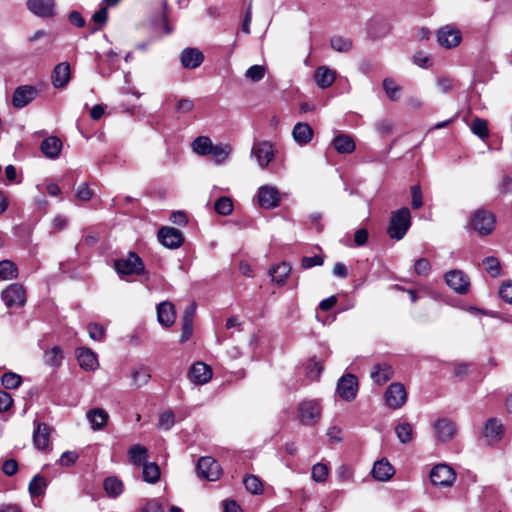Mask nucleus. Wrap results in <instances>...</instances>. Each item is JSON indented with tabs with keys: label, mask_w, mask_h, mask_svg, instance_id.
I'll return each mask as SVG.
<instances>
[{
	"label": "nucleus",
	"mask_w": 512,
	"mask_h": 512,
	"mask_svg": "<svg viewBox=\"0 0 512 512\" xmlns=\"http://www.w3.org/2000/svg\"><path fill=\"white\" fill-rule=\"evenodd\" d=\"M411 226V213L407 207L392 212L387 233L390 238L401 240Z\"/></svg>",
	"instance_id": "1"
},
{
	"label": "nucleus",
	"mask_w": 512,
	"mask_h": 512,
	"mask_svg": "<svg viewBox=\"0 0 512 512\" xmlns=\"http://www.w3.org/2000/svg\"><path fill=\"white\" fill-rule=\"evenodd\" d=\"M114 268L121 277L145 273L144 262L135 252H129L126 257L116 260Z\"/></svg>",
	"instance_id": "2"
},
{
	"label": "nucleus",
	"mask_w": 512,
	"mask_h": 512,
	"mask_svg": "<svg viewBox=\"0 0 512 512\" xmlns=\"http://www.w3.org/2000/svg\"><path fill=\"white\" fill-rule=\"evenodd\" d=\"M322 408L317 400H303L297 407V418L302 425L314 426L321 418Z\"/></svg>",
	"instance_id": "3"
},
{
	"label": "nucleus",
	"mask_w": 512,
	"mask_h": 512,
	"mask_svg": "<svg viewBox=\"0 0 512 512\" xmlns=\"http://www.w3.org/2000/svg\"><path fill=\"white\" fill-rule=\"evenodd\" d=\"M1 299L7 308H21L26 304V290L20 283H13L1 292Z\"/></svg>",
	"instance_id": "4"
},
{
	"label": "nucleus",
	"mask_w": 512,
	"mask_h": 512,
	"mask_svg": "<svg viewBox=\"0 0 512 512\" xmlns=\"http://www.w3.org/2000/svg\"><path fill=\"white\" fill-rule=\"evenodd\" d=\"M196 472L200 478L216 481L222 474V468L214 458L205 456L198 460Z\"/></svg>",
	"instance_id": "5"
},
{
	"label": "nucleus",
	"mask_w": 512,
	"mask_h": 512,
	"mask_svg": "<svg viewBox=\"0 0 512 512\" xmlns=\"http://www.w3.org/2000/svg\"><path fill=\"white\" fill-rule=\"evenodd\" d=\"M455 479L456 473L446 464H438L430 471V480L435 486L450 487Z\"/></svg>",
	"instance_id": "6"
},
{
	"label": "nucleus",
	"mask_w": 512,
	"mask_h": 512,
	"mask_svg": "<svg viewBox=\"0 0 512 512\" xmlns=\"http://www.w3.org/2000/svg\"><path fill=\"white\" fill-rule=\"evenodd\" d=\"M251 156L254 157L260 168H266L275 157L273 144L269 141H259L253 144Z\"/></svg>",
	"instance_id": "7"
},
{
	"label": "nucleus",
	"mask_w": 512,
	"mask_h": 512,
	"mask_svg": "<svg viewBox=\"0 0 512 512\" xmlns=\"http://www.w3.org/2000/svg\"><path fill=\"white\" fill-rule=\"evenodd\" d=\"M471 226L480 235H488L494 230L495 216L491 212L478 210L471 218Z\"/></svg>",
	"instance_id": "8"
},
{
	"label": "nucleus",
	"mask_w": 512,
	"mask_h": 512,
	"mask_svg": "<svg viewBox=\"0 0 512 512\" xmlns=\"http://www.w3.org/2000/svg\"><path fill=\"white\" fill-rule=\"evenodd\" d=\"M336 392L345 401L354 400L358 392L357 378L352 374L343 375L337 382Z\"/></svg>",
	"instance_id": "9"
},
{
	"label": "nucleus",
	"mask_w": 512,
	"mask_h": 512,
	"mask_svg": "<svg viewBox=\"0 0 512 512\" xmlns=\"http://www.w3.org/2000/svg\"><path fill=\"white\" fill-rule=\"evenodd\" d=\"M257 203L263 209H273L280 204V193L271 185L259 187L257 192Z\"/></svg>",
	"instance_id": "10"
},
{
	"label": "nucleus",
	"mask_w": 512,
	"mask_h": 512,
	"mask_svg": "<svg viewBox=\"0 0 512 512\" xmlns=\"http://www.w3.org/2000/svg\"><path fill=\"white\" fill-rule=\"evenodd\" d=\"M51 432L52 428L46 423L34 421L32 440L37 450L41 452L48 450Z\"/></svg>",
	"instance_id": "11"
},
{
	"label": "nucleus",
	"mask_w": 512,
	"mask_h": 512,
	"mask_svg": "<svg viewBox=\"0 0 512 512\" xmlns=\"http://www.w3.org/2000/svg\"><path fill=\"white\" fill-rule=\"evenodd\" d=\"M384 397L389 408L398 409L406 403L407 393L402 384L392 383L387 388Z\"/></svg>",
	"instance_id": "12"
},
{
	"label": "nucleus",
	"mask_w": 512,
	"mask_h": 512,
	"mask_svg": "<svg viewBox=\"0 0 512 512\" xmlns=\"http://www.w3.org/2000/svg\"><path fill=\"white\" fill-rule=\"evenodd\" d=\"M462 35L459 29L446 25L437 31V42L441 47L450 49L460 44Z\"/></svg>",
	"instance_id": "13"
},
{
	"label": "nucleus",
	"mask_w": 512,
	"mask_h": 512,
	"mask_svg": "<svg viewBox=\"0 0 512 512\" xmlns=\"http://www.w3.org/2000/svg\"><path fill=\"white\" fill-rule=\"evenodd\" d=\"M158 240L163 246L175 249L182 245L184 237L176 228L162 227L158 232Z\"/></svg>",
	"instance_id": "14"
},
{
	"label": "nucleus",
	"mask_w": 512,
	"mask_h": 512,
	"mask_svg": "<svg viewBox=\"0 0 512 512\" xmlns=\"http://www.w3.org/2000/svg\"><path fill=\"white\" fill-rule=\"evenodd\" d=\"M38 90L31 85H22L15 89L12 104L16 108H23L31 103L37 96Z\"/></svg>",
	"instance_id": "15"
},
{
	"label": "nucleus",
	"mask_w": 512,
	"mask_h": 512,
	"mask_svg": "<svg viewBox=\"0 0 512 512\" xmlns=\"http://www.w3.org/2000/svg\"><path fill=\"white\" fill-rule=\"evenodd\" d=\"M28 10L40 18H52L55 15L54 0H28Z\"/></svg>",
	"instance_id": "16"
},
{
	"label": "nucleus",
	"mask_w": 512,
	"mask_h": 512,
	"mask_svg": "<svg viewBox=\"0 0 512 512\" xmlns=\"http://www.w3.org/2000/svg\"><path fill=\"white\" fill-rule=\"evenodd\" d=\"M447 285L459 294H465L469 290L468 277L460 270H451L445 274Z\"/></svg>",
	"instance_id": "17"
},
{
	"label": "nucleus",
	"mask_w": 512,
	"mask_h": 512,
	"mask_svg": "<svg viewBox=\"0 0 512 512\" xmlns=\"http://www.w3.org/2000/svg\"><path fill=\"white\" fill-rule=\"evenodd\" d=\"M212 374L210 366L203 362H196L191 366L188 378L196 385H204L211 380Z\"/></svg>",
	"instance_id": "18"
},
{
	"label": "nucleus",
	"mask_w": 512,
	"mask_h": 512,
	"mask_svg": "<svg viewBox=\"0 0 512 512\" xmlns=\"http://www.w3.org/2000/svg\"><path fill=\"white\" fill-rule=\"evenodd\" d=\"M434 430L439 441H450L456 434V425L447 418H440L434 423Z\"/></svg>",
	"instance_id": "19"
},
{
	"label": "nucleus",
	"mask_w": 512,
	"mask_h": 512,
	"mask_svg": "<svg viewBox=\"0 0 512 512\" xmlns=\"http://www.w3.org/2000/svg\"><path fill=\"white\" fill-rule=\"evenodd\" d=\"M76 356L80 367L87 371L95 370L99 365L96 354L89 348H78Z\"/></svg>",
	"instance_id": "20"
},
{
	"label": "nucleus",
	"mask_w": 512,
	"mask_h": 512,
	"mask_svg": "<svg viewBox=\"0 0 512 512\" xmlns=\"http://www.w3.org/2000/svg\"><path fill=\"white\" fill-rule=\"evenodd\" d=\"M313 134L312 127L305 122H298L292 130V137L300 146L308 144L312 140Z\"/></svg>",
	"instance_id": "21"
},
{
	"label": "nucleus",
	"mask_w": 512,
	"mask_h": 512,
	"mask_svg": "<svg viewBox=\"0 0 512 512\" xmlns=\"http://www.w3.org/2000/svg\"><path fill=\"white\" fill-rule=\"evenodd\" d=\"M158 322L165 327H169L175 322L174 305L171 302L164 301L157 306Z\"/></svg>",
	"instance_id": "22"
},
{
	"label": "nucleus",
	"mask_w": 512,
	"mask_h": 512,
	"mask_svg": "<svg viewBox=\"0 0 512 512\" xmlns=\"http://www.w3.org/2000/svg\"><path fill=\"white\" fill-rule=\"evenodd\" d=\"M371 473L377 481H387L394 475L395 470L386 459H381L374 463Z\"/></svg>",
	"instance_id": "23"
},
{
	"label": "nucleus",
	"mask_w": 512,
	"mask_h": 512,
	"mask_svg": "<svg viewBox=\"0 0 512 512\" xmlns=\"http://www.w3.org/2000/svg\"><path fill=\"white\" fill-rule=\"evenodd\" d=\"M313 77L318 87L327 88L334 82L336 72L328 66H318Z\"/></svg>",
	"instance_id": "24"
},
{
	"label": "nucleus",
	"mask_w": 512,
	"mask_h": 512,
	"mask_svg": "<svg viewBox=\"0 0 512 512\" xmlns=\"http://www.w3.org/2000/svg\"><path fill=\"white\" fill-rule=\"evenodd\" d=\"M62 150V142L55 136L45 138L41 143L42 153L50 159L58 158Z\"/></svg>",
	"instance_id": "25"
},
{
	"label": "nucleus",
	"mask_w": 512,
	"mask_h": 512,
	"mask_svg": "<svg viewBox=\"0 0 512 512\" xmlns=\"http://www.w3.org/2000/svg\"><path fill=\"white\" fill-rule=\"evenodd\" d=\"M86 417L93 430L103 429L107 425L109 419L108 413L102 408H93L89 410Z\"/></svg>",
	"instance_id": "26"
},
{
	"label": "nucleus",
	"mask_w": 512,
	"mask_h": 512,
	"mask_svg": "<svg viewBox=\"0 0 512 512\" xmlns=\"http://www.w3.org/2000/svg\"><path fill=\"white\" fill-rule=\"evenodd\" d=\"M393 376V369L387 363H378L374 365L371 371V378L378 385H383Z\"/></svg>",
	"instance_id": "27"
},
{
	"label": "nucleus",
	"mask_w": 512,
	"mask_h": 512,
	"mask_svg": "<svg viewBox=\"0 0 512 512\" xmlns=\"http://www.w3.org/2000/svg\"><path fill=\"white\" fill-rule=\"evenodd\" d=\"M232 146L227 143H220L212 146L209 155H211V159L213 163L216 165L223 164L231 155Z\"/></svg>",
	"instance_id": "28"
},
{
	"label": "nucleus",
	"mask_w": 512,
	"mask_h": 512,
	"mask_svg": "<svg viewBox=\"0 0 512 512\" xmlns=\"http://www.w3.org/2000/svg\"><path fill=\"white\" fill-rule=\"evenodd\" d=\"M129 461L135 466H144L147 464L149 457L148 450L145 446L140 444L132 445L128 450Z\"/></svg>",
	"instance_id": "29"
},
{
	"label": "nucleus",
	"mask_w": 512,
	"mask_h": 512,
	"mask_svg": "<svg viewBox=\"0 0 512 512\" xmlns=\"http://www.w3.org/2000/svg\"><path fill=\"white\" fill-rule=\"evenodd\" d=\"M179 60L180 64H202L205 56L200 49L187 47L180 53Z\"/></svg>",
	"instance_id": "30"
},
{
	"label": "nucleus",
	"mask_w": 512,
	"mask_h": 512,
	"mask_svg": "<svg viewBox=\"0 0 512 512\" xmlns=\"http://www.w3.org/2000/svg\"><path fill=\"white\" fill-rule=\"evenodd\" d=\"M333 147L340 154H350L355 150V143L351 136L341 134L333 139Z\"/></svg>",
	"instance_id": "31"
},
{
	"label": "nucleus",
	"mask_w": 512,
	"mask_h": 512,
	"mask_svg": "<svg viewBox=\"0 0 512 512\" xmlns=\"http://www.w3.org/2000/svg\"><path fill=\"white\" fill-rule=\"evenodd\" d=\"M71 77L70 66H54L52 84L55 88L67 85Z\"/></svg>",
	"instance_id": "32"
},
{
	"label": "nucleus",
	"mask_w": 512,
	"mask_h": 512,
	"mask_svg": "<svg viewBox=\"0 0 512 512\" xmlns=\"http://www.w3.org/2000/svg\"><path fill=\"white\" fill-rule=\"evenodd\" d=\"M151 378V374L148 368L139 366L134 368L131 372V385L138 389L145 386Z\"/></svg>",
	"instance_id": "33"
},
{
	"label": "nucleus",
	"mask_w": 512,
	"mask_h": 512,
	"mask_svg": "<svg viewBox=\"0 0 512 512\" xmlns=\"http://www.w3.org/2000/svg\"><path fill=\"white\" fill-rule=\"evenodd\" d=\"M103 488L109 497L116 498L123 492L124 485L119 478L111 476L104 480Z\"/></svg>",
	"instance_id": "34"
},
{
	"label": "nucleus",
	"mask_w": 512,
	"mask_h": 512,
	"mask_svg": "<svg viewBox=\"0 0 512 512\" xmlns=\"http://www.w3.org/2000/svg\"><path fill=\"white\" fill-rule=\"evenodd\" d=\"M290 272L291 266L286 262H282L269 270L272 280L280 285L285 283Z\"/></svg>",
	"instance_id": "35"
},
{
	"label": "nucleus",
	"mask_w": 512,
	"mask_h": 512,
	"mask_svg": "<svg viewBox=\"0 0 512 512\" xmlns=\"http://www.w3.org/2000/svg\"><path fill=\"white\" fill-rule=\"evenodd\" d=\"M213 146V142L207 136H198L192 142L193 151L201 156L209 155L211 148Z\"/></svg>",
	"instance_id": "36"
},
{
	"label": "nucleus",
	"mask_w": 512,
	"mask_h": 512,
	"mask_svg": "<svg viewBox=\"0 0 512 512\" xmlns=\"http://www.w3.org/2000/svg\"><path fill=\"white\" fill-rule=\"evenodd\" d=\"M18 277L17 265L11 260L0 261V278L2 280H13Z\"/></svg>",
	"instance_id": "37"
},
{
	"label": "nucleus",
	"mask_w": 512,
	"mask_h": 512,
	"mask_svg": "<svg viewBox=\"0 0 512 512\" xmlns=\"http://www.w3.org/2000/svg\"><path fill=\"white\" fill-rule=\"evenodd\" d=\"M503 432L502 424L496 418H490L485 425L484 435L490 440H497Z\"/></svg>",
	"instance_id": "38"
},
{
	"label": "nucleus",
	"mask_w": 512,
	"mask_h": 512,
	"mask_svg": "<svg viewBox=\"0 0 512 512\" xmlns=\"http://www.w3.org/2000/svg\"><path fill=\"white\" fill-rule=\"evenodd\" d=\"M143 480L154 484L160 479V468L155 462L144 464L142 472Z\"/></svg>",
	"instance_id": "39"
},
{
	"label": "nucleus",
	"mask_w": 512,
	"mask_h": 512,
	"mask_svg": "<svg viewBox=\"0 0 512 512\" xmlns=\"http://www.w3.org/2000/svg\"><path fill=\"white\" fill-rule=\"evenodd\" d=\"M395 433L398 440L403 444L409 443L413 439V428L408 422H402L396 425Z\"/></svg>",
	"instance_id": "40"
},
{
	"label": "nucleus",
	"mask_w": 512,
	"mask_h": 512,
	"mask_svg": "<svg viewBox=\"0 0 512 512\" xmlns=\"http://www.w3.org/2000/svg\"><path fill=\"white\" fill-rule=\"evenodd\" d=\"M46 487V479L41 475H36L31 479L28 490L32 497H38L44 494Z\"/></svg>",
	"instance_id": "41"
},
{
	"label": "nucleus",
	"mask_w": 512,
	"mask_h": 512,
	"mask_svg": "<svg viewBox=\"0 0 512 512\" xmlns=\"http://www.w3.org/2000/svg\"><path fill=\"white\" fill-rule=\"evenodd\" d=\"M215 211L223 216H228L233 211V203L229 197L222 196L214 204Z\"/></svg>",
	"instance_id": "42"
},
{
	"label": "nucleus",
	"mask_w": 512,
	"mask_h": 512,
	"mask_svg": "<svg viewBox=\"0 0 512 512\" xmlns=\"http://www.w3.org/2000/svg\"><path fill=\"white\" fill-rule=\"evenodd\" d=\"M383 89L392 101H397L400 98L401 87L393 79H384Z\"/></svg>",
	"instance_id": "43"
},
{
	"label": "nucleus",
	"mask_w": 512,
	"mask_h": 512,
	"mask_svg": "<svg viewBox=\"0 0 512 512\" xmlns=\"http://www.w3.org/2000/svg\"><path fill=\"white\" fill-rule=\"evenodd\" d=\"M244 486L251 494H260L263 491V485L260 479L254 475H248L243 480Z\"/></svg>",
	"instance_id": "44"
},
{
	"label": "nucleus",
	"mask_w": 512,
	"mask_h": 512,
	"mask_svg": "<svg viewBox=\"0 0 512 512\" xmlns=\"http://www.w3.org/2000/svg\"><path fill=\"white\" fill-rule=\"evenodd\" d=\"M484 267H485V270L488 274H490L491 277H498L500 276L501 274V266H500V262L498 261L497 258L493 257V256H489V257H486L483 261H482Z\"/></svg>",
	"instance_id": "45"
},
{
	"label": "nucleus",
	"mask_w": 512,
	"mask_h": 512,
	"mask_svg": "<svg viewBox=\"0 0 512 512\" xmlns=\"http://www.w3.org/2000/svg\"><path fill=\"white\" fill-rule=\"evenodd\" d=\"M331 47L338 52H348L352 48V41L343 36H333L330 40Z\"/></svg>",
	"instance_id": "46"
},
{
	"label": "nucleus",
	"mask_w": 512,
	"mask_h": 512,
	"mask_svg": "<svg viewBox=\"0 0 512 512\" xmlns=\"http://www.w3.org/2000/svg\"><path fill=\"white\" fill-rule=\"evenodd\" d=\"M1 382L6 389H16L20 386L22 378L16 373L7 372L1 377Z\"/></svg>",
	"instance_id": "47"
},
{
	"label": "nucleus",
	"mask_w": 512,
	"mask_h": 512,
	"mask_svg": "<svg viewBox=\"0 0 512 512\" xmlns=\"http://www.w3.org/2000/svg\"><path fill=\"white\" fill-rule=\"evenodd\" d=\"M472 132L481 139L488 137L487 121L481 118H475L471 124Z\"/></svg>",
	"instance_id": "48"
},
{
	"label": "nucleus",
	"mask_w": 512,
	"mask_h": 512,
	"mask_svg": "<svg viewBox=\"0 0 512 512\" xmlns=\"http://www.w3.org/2000/svg\"><path fill=\"white\" fill-rule=\"evenodd\" d=\"M195 108L194 101L189 98H180L175 105V112L180 115L191 113Z\"/></svg>",
	"instance_id": "49"
},
{
	"label": "nucleus",
	"mask_w": 512,
	"mask_h": 512,
	"mask_svg": "<svg viewBox=\"0 0 512 512\" xmlns=\"http://www.w3.org/2000/svg\"><path fill=\"white\" fill-rule=\"evenodd\" d=\"M323 368L324 367L321 362L314 358L310 359L306 366V374L311 380H316L319 378Z\"/></svg>",
	"instance_id": "50"
},
{
	"label": "nucleus",
	"mask_w": 512,
	"mask_h": 512,
	"mask_svg": "<svg viewBox=\"0 0 512 512\" xmlns=\"http://www.w3.org/2000/svg\"><path fill=\"white\" fill-rule=\"evenodd\" d=\"M62 358V351L59 347H53L45 353V362L50 366L59 365Z\"/></svg>",
	"instance_id": "51"
},
{
	"label": "nucleus",
	"mask_w": 512,
	"mask_h": 512,
	"mask_svg": "<svg viewBox=\"0 0 512 512\" xmlns=\"http://www.w3.org/2000/svg\"><path fill=\"white\" fill-rule=\"evenodd\" d=\"M175 423V416L171 410L163 412L158 421V426L163 430H170Z\"/></svg>",
	"instance_id": "52"
},
{
	"label": "nucleus",
	"mask_w": 512,
	"mask_h": 512,
	"mask_svg": "<svg viewBox=\"0 0 512 512\" xmlns=\"http://www.w3.org/2000/svg\"><path fill=\"white\" fill-rule=\"evenodd\" d=\"M266 74L265 66H250L245 72L246 78L253 82L260 81Z\"/></svg>",
	"instance_id": "53"
},
{
	"label": "nucleus",
	"mask_w": 512,
	"mask_h": 512,
	"mask_svg": "<svg viewBox=\"0 0 512 512\" xmlns=\"http://www.w3.org/2000/svg\"><path fill=\"white\" fill-rule=\"evenodd\" d=\"M328 476V468L325 464L317 463L312 467V479L316 482H324Z\"/></svg>",
	"instance_id": "54"
},
{
	"label": "nucleus",
	"mask_w": 512,
	"mask_h": 512,
	"mask_svg": "<svg viewBox=\"0 0 512 512\" xmlns=\"http://www.w3.org/2000/svg\"><path fill=\"white\" fill-rule=\"evenodd\" d=\"M431 270V265L428 259L420 258L415 262L414 271L419 276H427Z\"/></svg>",
	"instance_id": "55"
},
{
	"label": "nucleus",
	"mask_w": 512,
	"mask_h": 512,
	"mask_svg": "<svg viewBox=\"0 0 512 512\" xmlns=\"http://www.w3.org/2000/svg\"><path fill=\"white\" fill-rule=\"evenodd\" d=\"M88 332L91 339L94 341H100L105 335V329L98 323H90L88 326Z\"/></svg>",
	"instance_id": "56"
},
{
	"label": "nucleus",
	"mask_w": 512,
	"mask_h": 512,
	"mask_svg": "<svg viewBox=\"0 0 512 512\" xmlns=\"http://www.w3.org/2000/svg\"><path fill=\"white\" fill-rule=\"evenodd\" d=\"M411 196L412 208L419 209L423 205L422 191L419 185H414L411 187Z\"/></svg>",
	"instance_id": "57"
},
{
	"label": "nucleus",
	"mask_w": 512,
	"mask_h": 512,
	"mask_svg": "<svg viewBox=\"0 0 512 512\" xmlns=\"http://www.w3.org/2000/svg\"><path fill=\"white\" fill-rule=\"evenodd\" d=\"M79 455L75 451H66L62 453L59 459L61 466L69 467L72 466L78 459Z\"/></svg>",
	"instance_id": "58"
},
{
	"label": "nucleus",
	"mask_w": 512,
	"mask_h": 512,
	"mask_svg": "<svg viewBox=\"0 0 512 512\" xmlns=\"http://www.w3.org/2000/svg\"><path fill=\"white\" fill-rule=\"evenodd\" d=\"M140 512H163V508L158 500L147 499L141 507Z\"/></svg>",
	"instance_id": "59"
},
{
	"label": "nucleus",
	"mask_w": 512,
	"mask_h": 512,
	"mask_svg": "<svg viewBox=\"0 0 512 512\" xmlns=\"http://www.w3.org/2000/svg\"><path fill=\"white\" fill-rule=\"evenodd\" d=\"M499 295L505 302L512 304V281L502 284Z\"/></svg>",
	"instance_id": "60"
},
{
	"label": "nucleus",
	"mask_w": 512,
	"mask_h": 512,
	"mask_svg": "<svg viewBox=\"0 0 512 512\" xmlns=\"http://www.w3.org/2000/svg\"><path fill=\"white\" fill-rule=\"evenodd\" d=\"M76 196L80 201L86 202L92 198L93 192L87 184H82L78 187Z\"/></svg>",
	"instance_id": "61"
},
{
	"label": "nucleus",
	"mask_w": 512,
	"mask_h": 512,
	"mask_svg": "<svg viewBox=\"0 0 512 512\" xmlns=\"http://www.w3.org/2000/svg\"><path fill=\"white\" fill-rule=\"evenodd\" d=\"M13 403L11 395L3 390H0V412L7 411Z\"/></svg>",
	"instance_id": "62"
},
{
	"label": "nucleus",
	"mask_w": 512,
	"mask_h": 512,
	"mask_svg": "<svg viewBox=\"0 0 512 512\" xmlns=\"http://www.w3.org/2000/svg\"><path fill=\"white\" fill-rule=\"evenodd\" d=\"M18 470V463L14 459L4 461L2 471L7 476H13Z\"/></svg>",
	"instance_id": "63"
},
{
	"label": "nucleus",
	"mask_w": 512,
	"mask_h": 512,
	"mask_svg": "<svg viewBox=\"0 0 512 512\" xmlns=\"http://www.w3.org/2000/svg\"><path fill=\"white\" fill-rule=\"evenodd\" d=\"M368 237H369V233H368L367 229L360 228V229L356 230V232L354 234V242H355L356 246L365 245L368 241Z\"/></svg>",
	"instance_id": "64"
}]
</instances>
